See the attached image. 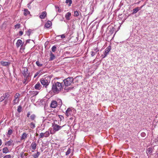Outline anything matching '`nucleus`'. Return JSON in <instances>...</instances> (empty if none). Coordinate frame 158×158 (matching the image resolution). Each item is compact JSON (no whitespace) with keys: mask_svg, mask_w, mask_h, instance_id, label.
Returning a JSON list of instances; mask_svg holds the SVG:
<instances>
[{"mask_svg":"<svg viewBox=\"0 0 158 158\" xmlns=\"http://www.w3.org/2000/svg\"><path fill=\"white\" fill-rule=\"evenodd\" d=\"M63 84L58 82L54 83L52 85V91L56 94H58L63 89Z\"/></svg>","mask_w":158,"mask_h":158,"instance_id":"f257e3e1","label":"nucleus"},{"mask_svg":"<svg viewBox=\"0 0 158 158\" xmlns=\"http://www.w3.org/2000/svg\"><path fill=\"white\" fill-rule=\"evenodd\" d=\"M73 81V78L69 77L64 80L63 84H64L65 86H67L70 85Z\"/></svg>","mask_w":158,"mask_h":158,"instance_id":"f03ea898","label":"nucleus"},{"mask_svg":"<svg viewBox=\"0 0 158 158\" xmlns=\"http://www.w3.org/2000/svg\"><path fill=\"white\" fill-rule=\"evenodd\" d=\"M22 74L24 77V78H29L31 79V77L30 75V73L28 72L27 68H24L22 71Z\"/></svg>","mask_w":158,"mask_h":158,"instance_id":"7ed1b4c3","label":"nucleus"},{"mask_svg":"<svg viewBox=\"0 0 158 158\" xmlns=\"http://www.w3.org/2000/svg\"><path fill=\"white\" fill-rule=\"evenodd\" d=\"M64 126V125L62 126H61L54 123V124H52V127L54 131H57L61 129V128Z\"/></svg>","mask_w":158,"mask_h":158,"instance_id":"20e7f679","label":"nucleus"},{"mask_svg":"<svg viewBox=\"0 0 158 158\" xmlns=\"http://www.w3.org/2000/svg\"><path fill=\"white\" fill-rule=\"evenodd\" d=\"M21 45V50H23L24 48L23 47V44H22V41L21 40H17V42L16 43V45L17 48H19L20 45Z\"/></svg>","mask_w":158,"mask_h":158,"instance_id":"39448f33","label":"nucleus"},{"mask_svg":"<svg viewBox=\"0 0 158 158\" xmlns=\"http://www.w3.org/2000/svg\"><path fill=\"white\" fill-rule=\"evenodd\" d=\"M40 82L41 84L45 87H46L49 83L48 81L46 79H41V80H40Z\"/></svg>","mask_w":158,"mask_h":158,"instance_id":"423d86ee","label":"nucleus"},{"mask_svg":"<svg viewBox=\"0 0 158 158\" xmlns=\"http://www.w3.org/2000/svg\"><path fill=\"white\" fill-rule=\"evenodd\" d=\"M57 102L55 101H52L50 104V107L52 108H55L57 105Z\"/></svg>","mask_w":158,"mask_h":158,"instance_id":"0eeeda50","label":"nucleus"},{"mask_svg":"<svg viewBox=\"0 0 158 158\" xmlns=\"http://www.w3.org/2000/svg\"><path fill=\"white\" fill-rule=\"evenodd\" d=\"M72 110L71 108H69L66 111L65 114L67 117L70 116L72 113Z\"/></svg>","mask_w":158,"mask_h":158,"instance_id":"6e6552de","label":"nucleus"},{"mask_svg":"<svg viewBox=\"0 0 158 158\" xmlns=\"http://www.w3.org/2000/svg\"><path fill=\"white\" fill-rule=\"evenodd\" d=\"M56 58V56L54 54L51 52L49 55V60L51 61L55 59Z\"/></svg>","mask_w":158,"mask_h":158,"instance_id":"1a4fd4ad","label":"nucleus"},{"mask_svg":"<svg viewBox=\"0 0 158 158\" xmlns=\"http://www.w3.org/2000/svg\"><path fill=\"white\" fill-rule=\"evenodd\" d=\"M10 93L9 92H7L3 94V96L4 99H8L10 96Z\"/></svg>","mask_w":158,"mask_h":158,"instance_id":"9d476101","label":"nucleus"},{"mask_svg":"<svg viewBox=\"0 0 158 158\" xmlns=\"http://www.w3.org/2000/svg\"><path fill=\"white\" fill-rule=\"evenodd\" d=\"M27 134L26 133H23L21 137V140H23L26 139L27 137Z\"/></svg>","mask_w":158,"mask_h":158,"instance_id":"9b49d317","label":"nucleus"},{"mask_svg":"<svg viewBox=\"0 0 158 158\" xmlns=\"http://www.w3.org/2000/svg\"><path fill=\"white\" fill-rule=\"evenodd\" d=\"M0 63L2 66H7L10 64V63L9 62L3 61H1L0 62Z\"/></svg>","mask_w":158,"mask_h":158,"instance_id":"f8f14e48","label":"nucleus"},{"mask_svg":"<svg viewBox=\"0 0 158 158\" xmlns=\"http://www.w3.org/2000/svg\"><path fill=\"white\" fill-rule=\"evenodd\" d=\"M40 71H37V72H36L34 76V78H35V81H36L37 79L39 77H40Z\"/></svg>","mask_w":158,"mask_h":158,"instance_id":"ddd939ff","label":"nucleus"},{"mask_svg":"<svg viewBox=\"0 0 158 158\" xmlns=\"http://www.w3.org/2000/svg\"><path fill=\"white\" fill-rule=\"evenodd\" d=\"M13 141L11 140L6 142L5 143V146H9L12 144Z\"/></svg>","mask_w":158,"mask_h":158,"instance_id":"4468645a","label":"nucleus"},{"mask_svg":"<svg viewBox=\"0 0 158 158\" xmlns=\"http://www.w3.org/2000/svg\"><path fill=\"white\" fill-rule=\"evenodd\" d=\"M71 15V13L68 12L65 15V18L67 20H69L70 19V17Z\"/></svg>","mask_w":158,"mask_h":158,"instance_id":"2eb2a0df","label":"nucleus"},{"mask_svg":"<svg viewBox=\"0 0 158 158\" xmlns=\"http://www.w3.org/2000/svg\"><path fill=\"white\" fill-rule=\"evenodd\" d=\"M47 15V13L46 11H43V12L41 15H40V18L41 19H43L45 18V17Z\"/></svg>","mask_w":158,"mask_h":158,"instance_id":"dca6fc26","label":"nucleus"},{"mask_svg":"<svg viewBox=\"0 0 158 158\" xmlns=\"http://www.w3.org/2000/svg\"><path fill=\"white\" fill-rule=\"evenodd\" d=\"M47 101V100L46 99H42L40 100V103L43 106H45L46 105Z\"/></svg>","mask_w":158,"mask_h":158,"instance_id":"f3484780","label":"nucleus"},{"mask_svg":"<svg viewBox=\"0 0 158 158\" xmlns=\"http://www.w3.org/2000/svg\"><path fill=\"white\" fill-rule=\"evenodd\" d=\"M142 6L140 8L139 7H137L135 9L133 10V12L132 13V14H134L136 13L138 11H139L140 9L142 8Z\"/></svg>","mask_w":158,"mask_h":158,"instance_id":"a211bd4d","label":"nucleus"},{"mask_svg":"<svg viewBox=\"0 0 158 158\" xmlns=\"http://www.w3.org/2000/svg\"><path fill=\"white\" fill-rule=\"evenodd\" d=\"M9 152L8 148L7 147H4L2 149V152L3 153H6Z\"/></svg>","mask_w":158,"mask_h":158,"instance_id":"6ab92c4d","label":"nucleus"},{"mask_svg":"<svg viewBox=\"0 0 158 158\" xmlns=\"http://www.w3.org/2000/svg\"><path fill=\"white\" fill-rule=\"evenodd\" d=\"M52 25V22L50 21H48L47 23L45 24V26L47 28H48L50 27Z\"/></svg>","mask_w":158,"mask_h":158,"instance_id":"aec40b11","label":"nucleus"},{"mask_svg":"<svg viewBox=\"0 0 158 158\" xmlns=\"http://www.w3.org/2000/svg\"><path fill=\"white\" fill-rule=\"evenodd\" d=\"M19 101V99H17L14 98L13 100V105H15L17 103H18Z\"/></svg>","mask_w":158,"mask_h":158,"instance_id":"412c9836","label":"nucleus"},{"mask_svg":"<svg viewBox=\"0 0 158 158\" xmlns=\"http://www.w3.org/2000/svg\"><path fill=\"white\" fill-rule=\"evenodd\" d=\"M36 143L34 142H32L31 145V147L32 149L33 150H35L36 148Z\"/></svg>","mask_w":158,"mask_h":158,"instance_id":"4be33fe9","label":"nucleus"},{"mask_svg":"<svg viewBox=\"0 0 158 158\" xmlns=\"http://www.w3.org/2000/svg\"><path fill=\"white\" fill-rule=\"evenodd\" d=\"M24 15L25 16H27L30 14V11L27 9H24Z\"/></svg>","mask_w":158,"mask_h":158,"instance_id":"5701e85b","label":"nucleus"},{"mask_svg":"<svg viewBox=\"0 0 158 158\" xmlns=\"http://www.w3.org/2000/svg\"><path fill=\"white\" fill-rule=\"evenodd\" d=\"M31 79L29 78H24V80L23 81V83L24 84H26L28 82L31 80Z\"/></svg>","mask_w":158,"mask_h":158,"instance_id":"b1692460","label":"nucleus"},{"mask_svg":"<svg viewBox=\"0 0 158 158\" xmlns=\"http://www.w3.org/2000/svg\"><path fill=\"white\" fill-rule=\"evenodd\" d=\"M111 47L110 46H109L105 50V51L107 53L109 54V52L111 50Z\"/></svg>","mask_w":158,"mask_h":158,"instance_id":"393cba45","label":"nucleus"},{"mask_svg":"<svg viewBox=\"0 0 158 158\" xmlns=\"http://www.w3.org/2000/svg\"><path fill=\"white\" fill-rule=\"evenodd\" d=\"M65 3L68 4L69 6H70L72 3V0H66Z\"/></svg>","mask_w":158,"mask_h":158,"instance_id":"a878e982","label":"nucleus"},{"mask_svg":"<svg viewBox=\"0 0 158 158\" xmlns=\"http://www.w3.org/2000/svg\"><path fill=\"white\" fill-rule=\"evenodd\" d=\"M12 130L10 129V128H9L8 129L7 134L9 135H11L12 134Z\"/></svg>","mask_w":158,"mask_h":158,"instance_id":"bb28decb","label":"nucleus"},{"mask_svg":"<svg viewBox=\"0 0 158 158\" xmlns=\"http://www.w3.org/2000/svg\"><path fill=\"white\" fill-rule=\"evenodd\" d=\"M40 88V83L39 82H38L37 84H36L35 86V88L36 89H39Z\"/></svg>","mask_w":158,"mask_h":158,"instance_id":"cd10ccee","label":"nucleus"},{"mask_svg":"<svg viewBox=\"0 0 158 158\" xmlns=\"http://www.w3.org/2000/svg\"><path fill=\"white\" fill-rule=\"evenodd\" d=\"M32 31V30L29 29L26 32V34L28 36H29Z\"/></svg>","mask_w":158,"mask_h":158,"instance_id":"c85d7f7f","label":"nucleus"},{"mask_svg":"<svg viewBox=\"0 0 158 158\" xmlns=\"http://www.w3.org/2000/svg\"><path fill=\"white\" fill-rule=\"evenodd\" d=\"M22 107L21 105L19 106L18 107L17 111L19 113H20L22 111Z\"/></svg>","mask_w":158,"mask_h":158,"instance_id":"c756f323","label":"nucleus"},{"mask_svg":"<svg viewBox=\"0 0 158 158\" xmlns=\"http://www.w3.org/2000/svg\"><path fill=\"white\" fill-rule=\"evenodd\" d=\"M108 54V53L105 51L103 53V54H102L101 56L102 57V58L103 59L104 58H105Z\"/></svg>","mask_w":158,"mask_h":158,"instance_id":"7c9ffc66","label":"nucleus"},{"mask_svg":"<svg viewBox=\"0 0 158 158\" xmlns=\"http://www.w3.org/2000/svg\"><path fill=\"white\" fill-rule=\"evenodd\" d=\"M44 137H48L49 135V133L48 131H46L44 133Z\"/></svg>","mask_w":158,"mask_h":158,"instance_id":"2f4dec72","label":"nucleus"},{"mask_svg":"<svg viewBox=\"0 0 158 158\" xmlns=\"http://www.w3.org/2000/svg\"><path fill=\"white\" fill-rule=\"evenodd\" d=\"M35 115L34 114H32L30 116V119L32 120H34L35 119Z\"/></svg>","mask_w":158,"mask_h":158,"instance_id":"473e14b6","label":"nucleus"},{"mask_svg":"<svg viewBox=\"0 0 158 158\" xmlns=\"http://www.w3.org/2000/svg\"><path fill=\"white\" fill-rule=\"evenodd\" d=\"M20 94L19 93H16L14 96V98L19 99Z\"/></svg>","mask_w":158,"mask_h":158,"instance_id":"72a5a7b5","label":"nucleus"},{"mask_svg":"<svg viewBox=\"0 0 158 158\" xmlns=\"http://www.w3.org/2000/svg\"><path fill=\"white\" fill-rule=\"evenodd\" d=\"M79 13L77 10L74 11V16L75 17H77L79 15Z\"/></svg>","mask_w":158,"mask_h":158,"instance_id":"f704fd0d","label":"nucleus"},{"mask_svg":"<svg viewBox=\"0 0 158 158\" xmlns=\"http://www.w3.org/2000/svg\"><path fill=\"white\" fill-rule=\"evenodd\" d=\"M39 155V152H37L36 154H35L33 155V156L34 158H37L38 157Z\"/></svg>","mask_w":158,"mask_h":158,"instance_id":"c9c22d12","label":"nucleus"},{"mask_svg":"<svg viewBox=\"0 0 158 158\" xmlns=\"http://www.w3.org/2000/svg\"><path fill=\"white\" fill-rule=\"evenodd\" d=\"M152 148L150 147L147 149V151L150 153H152Z\"/></svg>","mask_w":158,"mask_h":158,"instance_id":"e433bc0d","label":"nucleus"},{"mask_svg":"<svg viewBox=\"0 0 158 158\" xmlns=\"http://www.w3.org/2000/svg\"><path fill=\"white\" fill-rule=\"evenodd\" d=\"M56 47L55 46H53L52 48V50L53 52H54L56 51Z\"/></svg>","mask_w":158,"mask_h":158,"instance_id":"4c0bfd02","label":"nucleus"},{"mask_svg":"<svg viewBox=\"0 0 158 158\" xmlns=\"http://www.w3.org/2000/svg\"><path fill=\"white\" fill-rule=\"evenodd\" d=\"M71 150L69 148L68 149L67 151L66 152L65 155L66 156L68 155L70 153Z\"/></svg>","mask_w":158,"mask_h":158,"instance_id":"58836bf2","label":"nucleus"},{"mask_svg":"<svg viewBox=\"0 0 158 158\" xmlns=\"http://www.w3.org/2000/svg\"><path fill=\"white\" fill-rule=\"evenodd\" d=\"M39 93V91H32V93L33 94V95L35 96V95H36L38 94Z\"/></svg>","mask_w":158,"mask_h":158,"instance_id":"ea45409f","label":"nucleus"},{"mask_svg":"<svg viewBox=\"0 0 158 158\" xmlns=\"http://www.w3.org/2000/svg\"><path fill=\"white\" fill-rule=\"evenodd\" d=\"M11 157L10 155H7L4 156L3 158H11Z\"/></svg>","mask_w":158,"mask_h":158,"instance_id":"a19ab883","label":"nucleus"},{"mask_svg":"<svg viewBox=\"0 0 158 158\" xmlns=\"http://www.w3.org/2000/svg\"><path fill=\"white\" fill-rule=\"evenodd\" d=\"M20 24L18 23V24H16V25H15V28H19L20 27Z\"/></svg>","mask_w":158,"mask_h":158,"instance_id":"79ce46f5","label":"nucleus"},{"mask_svg":"<svg viewBox=\"0 0 158 158\" xmlns=\"http://www.w3.org/2000/svg\"><path fill=\"white\" fill-rule=\"evenodd\" d=\"M99 51V49H98V48H96L94 50V52H95V53H97V52H98Z\"/></svg>","mask_w":158,"mask_h":158,"instance_id":"37998d69","label":"nucleus"},{"mask_svg":"<svg viewBox=\"0 0 158 158\" xmlns=\"http://www.w3.org/2000/svg\"><path fill=\"white\" fill-rule=\"evenodd\" d=\"M5 99L3 96L0 98V102H2Z\"/></svg>","mask_w":158,"mask_h":158,"instance_id":"c03bdc74","label":"nucleus"},{"mask_svg":"<svg viewBox=\"0 0 158 158\" xmlns=\"http://www.w3.org/2000/svg\"><path fill=\"white\" fill-rule=\"evenodd\" d=\"M44 133H40V138H43L44 137Z\"/></svg>","mask_w":158,"mask_h":158,"instance_id":"a18cd8bd","label":"nucleus"},{"mask_svg":"<svg viewBox=\"0 0 158 158\" xmlns=\"http://www.w3.org/2000/svg\"><path fill=\"white\" fill-rule=\"evenodd\" d=\"M141 135L142 137H145L146 136V134L144 132H142L141 134Z\"/></svg>","mask_w":158,"mask_h":158,"instance_id":"49530a36","label":"nucleus"},{"mask_svg":"<svg viewBox=\"0 0 158 158\" xmlns=\"http://www.w3.org/2000/svg\"><path fill=\"white\" fill-rule=\"evenodd\" d=\"M91 52V56H94V55H95V53H95V52H94V51H92Z\"/></svg>","mask_w":158,"mask_h":158,"instance_id":"de8ad7c7","label":"nucleus"},{"mask_svg":"<svg viewBox=\"0 0 158 158\" xmlns=\"http://www.w3.org/2000/svg\"><path fill=\"white\" fill-rule=\"evenodd\" d=\"M58 101H59V104L61 105L62 104V102L61 100L59 99V100H58Z\"/></svg>","mask_w":158,"mask_h":158,"instance_id":"09e8293b","label":"nucleus"},{"mask_svg":"<svg viewBox=\"0 0 158 158\" xmlns=\"http://www.w3.org/2000/svg\"><path fill=\"white\" fill-rule=\"evenodd\" d=\"M60 36L61 39H63L65 38V36L64 34L61 35Z\"/></svg>","mask_w":158,"mask_h":158,"instance_id":"8fccbe9b","label":"nucleus"},{"mask_svg":"<svg viewBox=\"0 0 158 158\" xmlns=\"http://www.w3.org/2000/svg\"><path fill=\"white\" fill-rule=\"evenodd\" d=\"M36 64L39 66H40V62L39 61L37 60L36 62Z\"/></svg>","mask_w":158,"mask_h":158,"instance_id":"3c124183","label":"nucleus"},{"mask_svg":"<svg viewBox=\"0 0 158 158\" xmlns=\"http://www.w3.org/2000/svg\"><path fill=\"white\" fill-rule=\"evenodd\" d=\"M59 117L60 119V120H62V118H64V117L62 115H59Z\"/></svg>","mask_w":158,"mask_h":158,"instance_id":"603ef678","label":"nucleus"},{"mask_svg":"<svg viewBox=\"0 0 158 158\" xmlns=\"http://www.w3.org/2000/svg\"><path fill=\"white\" fill-rule=\"evenodd\" d=\"M30 112H28L27 114V117H29L30 116Z\"/></svg>","mask_w":158,"mask_h":158,"instance_id":"864d4df0","label":"nucleus"},{"mask_svg":"<svg viewBox=\"0 0 158 158\" xmlns=\"http://www.w3.org/2000/svg\"><path fill=\"white\" fill-rule=\"evenodd\" d=\"M19 34L20 35H22L23 34V32L22 31H19Z\"/></svg>","mask_w":158,"mask_h":158,"instance_id":"5fc2aeb1","label":"nucleus"},{"mask_svg":"<svg viewBox=\"0 0 158 158\" xmlns=\"http://www.w3.org/2000/svg\"><path fill=\"white\" fill-rule=\"evenodd\" d=\"M7 101H8L7 99H6L5 100V101L4 102V103L5 104H7Z\"/></svg>","mask_w":158,"mask_h":158,"instance_id":"6e6d98bb","label":"nucleus"},{"mask_svg":"<svg viewBox=\"0 0 158 158\" xmlns=\"http://www.w3.org/2000/svg\"><path fill=\"white\" fill-rule=\"evenodd\" d=\"M31 125L33 127H35V124L33 123H31Z\"/></svg>","mask_w":158,"mask_h":158,"instance_id":"4d7b16f0","label":"nucleus"},{"mask_svg":"<svg viewBox=\"0 0 158 158\" xmlns=\"http://www.w3.org/2000/svg\"><path fill=\"white\" fill-rule=\"evenodd\" d=\"M114 30L113 29H111L110 30V32L111 34H112Z\"/></svg>","mask_w":158,"mask_h":158,"instance_id":"13d9d810","label":"nucleus"},{"mask_svg":"<svg viewBox=\"0 0 158 158\" xmlns=\"http://www.w3.org/2000/svg\"><path fill=\"white\" fill-rule=\"evenodd\" d=\"M2 140L1 139H0V146L2 145Z\"/></svg>","mask_w":158,"mask_h":158,"instance_id":"bf43d9fd","label":"nucleus"},{"mask_svg":"<svg viewBox=\"0 0 158 158\" xmlns=\"http://www.w3.org/2000/svg\"><path fill=\"white\" fill-rule=\"evenodd\" d=\"M31 40H28L26 41V43H29V41Z\"/></svg>","mask_w":158,"mask_h":158,"instance_id":"052dcab7","label":"nucleus"},{"mask_svg":"<svg viewBox=\"0 0 158 158\" xmlns=\"http://www.w3.org/2000/svg\"><path fill=\"white\" fill-rule=\"evenodd\" d=\"M44 126H45V125L44 124H43V127H44Z\"/></svg>","mask_w":158,"mask_h":158,"instance_id":"680f3d73","label":"nucleus"},{"mask_svg":"<svg viewBox=\"0 0 158 158\" xmlns=\"http://www.w3.org/2000/svg\"><path fill=\"white\" fill-rule=\"evenodd\" d=\"M36 135H38V134L37 133H36Z\"/></svg>","mask_w":158,"mask_h":158,"instance_id":"e2e57ef3","label":"nucleus"},{"mask_svg":"<svg viewBox=\"0 0 158 158\" xmlns=\"http://www.w3.org/2000/svg\"><path fill=\"white\" fill-rule=\"evenodd\" d=\"M40 66H42V64H40Z\"/></svg>","mask_w":158,"mask_h":158,"instance_id":"0e129e2a","label":"nucleus"},{"mask_svg":"<svg viewBox=\"0 0 158 158\" xmlns=\"http://www.w3.org/2000/svg\"><path fill=\"white\" fill-rule=\"evenodd\" d=\"M56 8H57V6H56Z\"/></svg>","mask_w":158,"mask_h":158,"instance_id":"69168bd1","label":"nucleus"}]
</instances>
